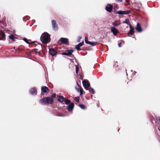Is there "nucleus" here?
Returning a JSON list of instances; mask_svg holds the SVG:
<instances>
[{
    "label": "nucleus",
    "instance_id": "1",
    "mask_svg": "<svg viewBox=\"0 0 160 160\" xmlns=\"http://www.w3.org/2000/svg\"><path fill=\"white\" fill-rule=\"evenodd\" d=\"M49 97H45L40 99L39 100V102L42 105L51 104L53 102L52 100Z\"/></svg>",
    "mask_w": 160,
    "mask_h": 160
},
{
    "label": "nucleus",
    "instance_id": "2",
    "mask_svg": "<svg viewBox=\"0 0 160 160\" xmlns=\"http://www.w3.org/2000/svg\"><path fill=\"white\" fill-rule=\"evenodd\" d=\"M42 36L41 37L40 39L43 43L47 44L50 42V36L48 33H46L43 35L42 38Z\"/></svg>",
    "mask_w": 160,
    "mask_h": 160
},
{
    "label": "nucleus",
    "instance_id": "3",
    "mask_svg": "<svg viewBox=\"0 0 160 160\" xmlns=\"http://www.w3.org/2000/svg\"><path fill=\"white\" fill-rule=\"evenodd\" d=\"M131 12V11L130 10L125 11H117L116 13L120 15L122 14H128L130 13Z\"/></svg>",
    "mask_w": 160,
    "mask_h": 160
},
{
    "label": "nucleus",
    "instance_id": "4",
    "mask_svg": "<svg viewBox=\"0 0 160 160\" xmlns=\"http://www.w3.org/2000/svg\"><path fill=\"white\" fill-rule=\"evenodd\" d=\"M52 24L53 29L56 30L58 29V25L55 20H52Z\"/></svg>",
    "mask_w": 160,
    "mask_h": 160
},
{
    "label": "nucleus",
    "instance_id": "5",
    "mask_svg": "<svg viewBox=\"0 0 160 160\" xmlns=\"http://www.w3.org/2000/svg\"><path fill=\"white\" fill-rule=\"evenodd\" d=\"M112 5L109 4H108L105 7L106 10L107 12H110L112 11Z\"/></svg>",
    "mask_w": 160,
    "mask_h": 160
},
{
    "label": "nucleus",
    "instance_id": "6",
    "mask_svg": "<svg viewBox=\"0 0 160 160\" xmlns=\"http://www.w3.org/2000/svg\"><path fill=\"white\" fill-rule=\"evenodd\" d=\"M83 85L86 89L90 86V84L88 80H83L82 82Z\"/></svg>",
    "mask_w": 160,
    "mask_h": 160
},
{
    "label": "nucleus",
    "instance_id": "7",
    "mask_svg": "<svg viewBox=\"0 0 160 160\" xmlns=\"http://www.w3.org/2000/svg\"><path fill=\"white\" fill-rule=\"evenodd\" d=\"M49 53L52 56H54L57 55L58 52L53 48H50L49 49Z\"/></svg>",
    "mask_w": 160,
    "mask_h": 160
},
{
    "label": "nucleus",
    "instance_id": "8",
    "mask_svg": "<svg viewBox=\"0 0 160 160\" xmlns=\"http://www.w3.org/2000/svg\"><path fill=\"white\" fill-rule=\"evenodd\" d=\"M74 107V104L73 102L71 103L70 104L68 105L67 106V109L69 112L72 111Z\"/></svg>",
    "mask_w": 160,
    "mask_h": 160
},
{
    "label": "nucleus",
    "instance_id": "9",
    "mask_svg": "<svg viewBox=\"0 0 160 160\" xmlns=\"http://www.w3.org/2000/svg\"><path fill=\"white\" fill-rule=\"evenodd\" d=\"M74 52V50L73 49L68 50L67 51V52H63L62 53L63 55L69 56L72 54V52Z\"/></svg>",
    "mask_w": 160,
    "mask_h": 160
},
{
    "label": "nucleus",
    "instance_id": "10",
    "mask_svg": "<svg viewBox=\"0 0 160 160\" xmlns=\"http://www.w3.org/2000/svg\"><path fill=\"white\" fill-rule=\"evenodd\" d=\"M5 38V33L2 31H0V40H3Z\"/></svg>",
    "mask_w": 160,
    "mask_h": 160
},
{
    "label": "nucleus",
    "instance_id": "11",
    "mask_svg": "<svg viewBox=\"0 0 160 160\" xmlns=\"http://www.w3.org/2000/svg\"><path fill=\"white\" fill-rule=\"evenodd\" d=\"M130 30L128 33V35L130 34L132 35H133L134 33V29L131 25H130Z\"/></svg>",
    "mask_w": 160,
    "mask_h": 160
},
{
    "label": "nucleus",
    "instance_id": "12",
    "mask_svg": "<svg viewBox=\"0 0 160 160\" xmlns=\"http://www.w3.org/2000/svg\"><path fill=\"white\" fill-rule=\"evenodd\" d=\"M111 32L114 36H116L118 32V31L115 27H112L111 29Z\"/></svg>",
    "mask_w": 160,
    "mask_h": 160
},
{
    "label": "nucleus",
    "instance_id": "13",
    "mask_svg": "<svg viewBox=\"0 0 160 160\" xmlns=\"http://www.w3.org/2000/svg\"><path fill=\"white\" fill-rule=\"evenodd\" d=\"M136 29L138 32H141L142 31V29L140 25L138 23H137V26L136 28Z\"/></svg>",
    "mask_w": 160,
    "mask_h": 160
},
{
    "label": "nucleus",
    "instance_id": "14",
    "mask_svg": "<svg viewBox=\"0 0 160 160\" xmlns=\"http://www.w3.org/2000/svg\"><path fill=\"white\" fill-rule=\"evenodd\" d=\"M57 100L59 102L62 103L63 102L65 101V98L63 96L60 95L58 97Z\"/></svg>",
    "mask_w": 160,
    "mask_h": 160
},
{
    "label": "nucleus",
    "instance_id": "15",
    "mask_svg": "<svg viewBox=\"0 0 160 160\" xmlns=\"http://www.w3.org/2000/svg\"><path fill=\"white\" fill-rule=\"evenodd\" d=\"M48 90V88L46 86H42L41 88V92L42 93H46Z\"/></svg>",
    "mask_w": 160,
    "mask_h": 160
},
{
    "label": "nucleus",
    "instance_id": "16",
    "mask_svg": "<svg viewBox=\"0 0 160 160\" xmlns=\"http://www.w3.org/2000/svg\"><path fill=\"white\" fill-rule=\"evenodd\" d=\"M30 92L31 94H36L37 93L36 89L35 88H33L30 90Z\"/></svg>",
    "mask_w": 160,
    "mask_h": 160
},
{
    "label": "nucleus",
    "instance_id": "17",
    "mask_svg": "<svg viewBox=\"0 0 160 160\" xmlns=\"http://www.w3.org/2000/svg\"><path fill=\"white\" fill-rule=\"evenodd\" d=\"M61 42L65 44H66L68 42V39L67 38H61L60 40Z\"/></svg>",
    "mask_w": 160,
    "mask_h": 160
},
{
    "label": "nucleus",
    "instance_id": "18",
    "mask_svg": "<svg viewBox=\"0 0 160 160\" xmlns=\"http://www.w3.org/2000/svg\"><path fill=\"white\" fill-rule=\"evenodd\" d=\"M77 84L78 85V87L80 89V94L81 95L83 94V91L82 87L79 85L78 83H77Z\"/></svg>",
    "mask_w": 160,
    "mask_h": 160
},
{
    "label": "nucleus",
    "instance_id": "19",
    "mask_svg": "<svg viewBox=\"0 0 160 160\" xmlns=\"http://www.w3.org/2000/svg\"><path fill=\"white\" fill-rule=\"evenodd\" d=\"M9 38L10 39L12 40L13 42L15 41V37L13 34L10 35L9 36Z\"/></svg>",
    "mask_w": 160,
    "mask_h": 160
},
{
    "label": "nucleus",
    "instance_id": "20",
    "mask_svg": "<svg viewBox=\"0 0 160 160\" xmlns=\"http://www.w3.org/2000/svg\"><path fill=\"white\" fill-rule=\"evenodd\" d=\"M123 23H126L128 25H129V26H130V25H131L130 23L129 20L128 18L126 19L123 22Z\"/></svg>",
    "mask_w": 160,
    "mask_h": 160
},
{
    "label": "nucleus",
    "instance_id": "21",
    "mask_svg": "<svg viewBox=\"0 0 160 160\" xmlns=\"http://www.w3.org/2000/svg\"><path fill=\"white\" fill-rule=\"evenodd\" d=\"M97 44V42H89V44L91 45L92 46H93L96 45Z\"/></svg>",
    "mask_w": 160,
    "mask_h": 160
},
{
    "label": "nucleus",
    "instance_id": "22",
    "mask_svg": "<svg viewBox=\"0 0 160 160\" xmlns=\"http://www.w3.org/2000/svg\"><path fill=\"white\" fill-rule=\"evenodd\" d=\"M65 104L67 105H69L71 103L70 100L68 99H66L65 100Z\"/></svg>",
    "mask_w": 160,
    "mask_h": 160
},
{
    "label": "nucleus",
    "instance_id": "23",
    "mask_svg": "<svg viewBox=\"0 0 160 160\" xmlns=\"http://www.w3.org/2000/svg\"><path fill=\"white\" fill-rule=\"evenodd\" d=\"M56 96V94H52L51 97H49L51 99V100H52V102H53V98H55Z\"/></svg>",
    "mask_w": 160,
    "mask_h": 160
},
{
    "label": "nucleus",
    "instance_id": "24",
    "mask_svg": "<svg viewBox=\"0 0 160 160\" xmlns=\"http://www.w3.org/2000/svg\"><path fill=\"white\" fill-rule=\"evenodd\" d=\"M118 22V21L116 22H114L112 23V24L114 27H117L118 25L120 24V23H117V22Z\"/></svg>",
    "mask_w": 160,
    "mask_h": 160
},
{
    "label": "nucleus",
    "instance_id": "25",
    "mask_svg": "<svg viewBox=\"0 0 160 160\" xmlns=\"http://www.w3.org/2000/svg\"><path fill=\"white\" fill-rule=\"evenodd\" d=\"M89 92L90 93L92 94H94L95 93V92L94 89L92 88H90L89 89Z\"/></svg>",
    "mask_w": 160,
    "mask_h": 160
},
{
    "label": "nucleus",
    "instance_id": "26",
    "mask_svg": "<svg viewBox=\"0 0 160 160\" xmlns=\"http://www.w3.org/2000/svg\"><path fill=\"white\" fill-rule=\"evenodd\" d=\"M79 107L82 109H85L86 108V107L84 105L82 104H80L79 105Z\"/></svg>",
    "mask_w": 160,
    "mask_h": 160
},
{
    "label": "nucleus",
    "instance_id": "27",
    "mask_svg": "<svg viewBox=\"0 0 160 160\" xmlns=\"http://www.w3.org/2000/svg\"><path fill=\"white\" fill-rule=\"evenodd\" d=\"M75 47L76 49L78 51H80L81 50V49L80 48V47L78 44L75 45Z\"/></svg>",
    "mask_w": 160,
    "mask_h": 160
},
{
    "label": "nucleus",
    "instance_id": "28",
    "mask_svg": "<svg viewBox=\"0 0 160 160\" xmlns=\"http://www.w3.org/2000/svg\"><path fill=\"white\" fill-rule=\"evenodd\" d=\"M88 38L87 37H85V42L88 44H89V42L90 41H88Z\"/></svg>",
    "mask_w": 160,
    "mask_h": 160
},
{
    "label": "nucleus",
    "instance_id": "29",
    "mask_svg": "<svg viewBox=\"0 0 160 160\" xmlns=\"http://www.w3.org/2000/svg\"><path fill=\"white\" fill-rule=\"evenodd\" d=\"M23 40L27 43L30 44L31 43L26 38H24Z\"/></svg>",
    "mask_w": 160,
    "mask_h": 160
},
{
    "label": "nucleus",
    "instance_id": "30",
    "mask_svg": "<svg viewBox=\"0 0 160 160\" xmlns=\"http://www.w3.org/2000/svg\"><path fill=\"white\" fill-rule=\"evenodd\" d=\"M79 69V67L78 66H76V72L77 74H78Z\"/></svg>",
    "mask_w": 160,
    "mask_h": 160
},
{
    "label": "nucleus",
    "instance_id": "31",
    "mask_svg": "<svg viewBox=\"0 0 160 160\" xmlns=\"http://www.w3.org/2000/svg\"><path fill=\"white\" fill-rule=\"evenodd\" d=\"M33 50L34 51L36 54H37V53H40V51H39V52L38 51V49L34 48V49Z\"/></svg>",
    "mask_w": 160,
    "mask_h": 160
},
{
    "label": "nucleus",
    "instance_id": "32",
    "mask_svg": "<svg viewBox=\"0 0 160 160\" xmlns=\"http://www.w3.org/2000/svg\"><path fill=\"white\" fill-rule=\"evenodd\" d=\"M79 97H76L74 98V100L77 102H78L79 101Z\"/></svg>",
    "mask_w": 160,
    "mask_h": 160
},
{
    "label": "nucleus",
    "instance_id": "33",
    "mask_svg": "<svg viewBox=\"0 0 160 160\" xmlns=\"http://www.w3.org/2000/svg\"><path fill=\"white\" fill-rule=\"evenodd\" d=\"M119 8L117 4H114V9H117Z\"/></svg>",
    "mask_w": 160,
    "mask_h": 160
},
{
    "label": "nucleus",
    "instance_id": "34",
    "mask_svg": "<svg viewBox=\"0 0 160 160\" xmlns=\"http://www.w3.org/2000/svg\"><path fill=\"white\" fill-rule=\"evenodd\" d=\"M75 89L76 90L78 91V92L79 91V88H78V87H75Z\"/></svg>",
    "mask_w": 160,
    "mask_h": 160
},
{
    "label": "nucleus",
    "instance_id": "35",
    "mask_svg": "<svg viewBox=\"0 0 160 160\" xmlns=\"http://www.w3.org/2000/svg\"><path fill=\"white\" fill-rule=\"evenodd\" d=\"M121 42H120L118 43V46L119 47H121Z\"/></svg>",
    "mask_w": 160,
    "mask_h": 160
},
{
    "label": "nucleus",
    "instance_id": "36",
    "mask_svg": "<svg viewBox=\"0 0 160 160\" xmlns=\"http://www.w3.org/2000/svg\"><path fill=\"white\" fill-rule=\"evenodd\" d=\"M97 107L98 108L99 107V103L98 102H97Z\"/></svg>",
    "mask_w": 160,
    "mask_h": 160
},
{
    "label": "nucleus",
    "instance_id": "37",
    "mask_svg": "<svg viewBox=\"0 0 160 160\" xmlns=\"http://www.w3.org/2000/svg\"><path fill=\"white\" fill-rule=\"evenodd\" d=\"M80 43H81V45L82 46L84 44V42H83V41H82V42H80Z\"/></svg>",
    "mask_w": 160,
    "mask_h": 160
},
{
    "label": "nucleus",
    "instance_id": "38",
    "mask_svg": "<svg viewBox=\"0 0 160 160\" xmlns=\"http://www.w3.org/2000/svg\"><path fill=\"white\" fill-rule=\"evenodd\" d=\"M116 1L118 2H121L122 1V0H116Z\"/></svg>",
    "mask_w": 160,
    "mask_h": 160
},
{
    "label": "nucleus",
    "instance_id": "39",
    "mask_svg": "<svg viewBox=\"0 0 160 160\" xmlns=\"http://www.w3.org/2000/svg\"><path fill=\"white\" fill-rule=\"evenodd\" d=\"M158 119L159 121V122H160V117H158V118L157 119V120Z\"/></svg>",
    "mask_w": 160,
    "mask_h": 160
},
{
    "label": "nucleus",
    "instance_id": "40",
    "mask_svg": "<svg viewBox=\"0 0 160 160\" xmlns=\"http://www.w3.org/2000/svg\"><path fill=\"white\" fill-rule=\"evenodd\" d=\"M78 45L80 47H81L82 46L81 45V43H79L78 44Z\"/></svg>",
    "mask_w": 160,
    "mask_h": 160
},
{
    "label": "nucleus",
    "instance_id": "41",
    "mask_svg": "<svg viewBox=\"0 0 160 160\" xmlns=\"http://www.w3.org/2000/svg\"><path fill=\"white\" fill-rule=\"evenodd\" d=\"M36 42H32L31 43H34Z\"/></svg>",
    "mask_w": 160,
    "mask_h": 160
},
{
    "label": "nucleus",
    "instance_id": "42",
    "mask_svg": "<svg viewBox=\"0 0 160 160\" xmlns=\"http://www.w3.org/2000/svg\"><path fill=\"white\" fill-rule=\"evenodd\" d=\"M125 1L126 2H128V0H125Z\"/></svg>",
    "mask_w": 160,
    "mask_h": 160
},
{
    "label": "nucleus",
    "instance_id": "43",
    "mask_svg": "<svg viewBox=\"0 0 160 160\" xmlns=\"http://www.w3.org/2000/svg\"><path fill=\"white\" fill-rule=\"evenodd\" d=\"M81 38V37L80 38H79V39H80Z\"/></svg>",
    "mask_w": 160,
    "mask_h": 160
},
{
    "label": "nucleus",
    "instance_id": "44",
    "mask_svg": "<svg viewBox=\"0 0 160 160\" xmlns=\"http://www.w3.org/2000/svg\"><path fill=\"white\" fill-rule=\"evenodd\" d=\"M1 23V21H0V23Z\"/></svg>",
    "mask_w": 160,
    "mask_h": 160
},
{
    "label": "nucleus",
    "instance_id": "45",
    "mask_svg": "<svg viewBox=\"0 0 160 160\" xmlns=\"http://www.w3.org/2000/svg\"><path fill=\"white\" fill-rule=\"evenodd\" d=\"M40 47H42V46L41 45H40Z\"/></svg>",
    "mask_w": 160,
    "mask_h": 160
},
{
    "label": "nucleus",
    "instance_id": "46",
    "mask_svg": "<svg viewBox=\"0 0 160 160\" xmlns=\"http://www.w3.org/2000/svg\"><path fill=\"white\" fill-rule=\"evenodd\" d=\"M128 82H127V84H128Z\"/></svg>",
    "mask_w": 160,
    "mask_h": 160
}]
</instances>
